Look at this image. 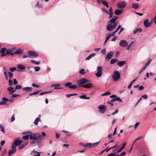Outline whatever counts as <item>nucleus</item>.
<instances>
[{"label":"nucleus","instance_id":"7c9ffc66","mask_svg":"<svg viewBox=\"0 0 156 156\" xmlns=\"http://www.w3.org/2000/svg\"><path fill=\"white\" fill-rule=\"evenodd\" d=\"M78 94H67L66 95V96L68 98H69L70 97L73 96H76Z\"/></svg>","mask_w":156,"mask_h":156},{"label":"nucleus","instance_id":"6e6552de","mask_svg":"<svg viewBox=\"0 0 156 156\" xmlns=\"http://www.w3.org/2000/svg\"><path fill=\"white\" fill-rule=\"evenodd\" d=\"M28 54L29 55V57L33 58L37 57L38 56V54L36 52L32 51H29L27 52Z\"/></svg>","mask_w":156,"mask_h":156},{"label":"nucleus","instance_id":"5fc2aeb1","mask_svg":"<svg viewBox=\"0 0 156 156\" xmlns=\"http://www.w3.org/2000/svg\"><path fill=\"white\" fill-rule=\"evenodd\" d=\"M2 101H3L4 102H6V101H8L9 100V99H8L7 98H6L5 97H3L2 98Z\"/></svg>","mask_w":156,"mask_h":156},{"label":"nucleus","instance_id":"f8f14e48","mask_svg":"<svg viewBox=\"0 0 156 156\" xmlns=\"http://www.w3.org/2000/svg\"><path fill=\"white\" fill-rule=\"evenodd\" d=\"M93 84L91 83H87L82 85V87L84 88H90L93 86Z\"/></svg>","mask_w":156,"mask_h":156},{"label":"nucleus","instance_id":"69168bd1","mask_svg":"<svg viewBox=\"0 0 156 156\" xmlns=\"http://www.w3.org/2000/svg\"><path fill=\"white\" fill-rule=\"evenodd\" d=\"M7 103L6 102H4L3 101H0V105H4Z\"/></svg>","mask_w":156,"mask_h":156},{"label":"nucleus","instance_id":"c03bdc74","mask_svg":"<svg viewBox=\"0 0 156 156\" xmlns=\"http://www.w3.org/2000/svg\"><path fill=\"white\" fill-rule=\"evenodd\" d=\"M34 69L35 71L36 72H38L40 70V68L39 66H37L36 67H34Z\"/></svg>","mask_w":156,"mask_h":156},{"label":"nucleus","instance_id":"1a4fd4ad","mask_svg":"<svg viewBox=\"0 0 156 156\" xmlns=\"http://www.w3.org/2000/svg\"><path fill=\"white\" fill-rule=\"evenodd\" d=\"M98 108L101 114L104 113L107 109L106 107L104 105H101L99 106Z\"/></svg>","mask_w":156,"mask_h":156},{"label":"nucleus","instance_id":"338daca9","mask_svg":"<svg viewBox=\"0 0 156 156\" xmlns=\"http://www.w3.org/2000/svg\"><path fill=\"white\" fill-rule=\"evenodd\" d=\"M33 156H40V153L37 152L36 154H34Z\"/></svg>","mask_w":156,"mask_h":156},{"label":"nucleus","instance_id":"4c0bfd02","mask_svg":"<svg viewBox=\"0 0 156 156\" xmlns=\"http://www.w3.org/2000/svg\"><path fill=\"white\" fill-rule=\"evenodd\" d=\"M111 94V93L109 91H108L105 92V93L101 94V96H106L107 95H110Z\"/></svg>","mask_w":156,"mask_h":156},{"label":"nucleus","instance_id":"6ab92c4d","mask_svg":"<svg viewBox=\"0 0 156 156\" xmlns=\"http://www.w3.org/2000/svg\"><path fill=\"white\" fill-rule=\"evenodd\" d=\"M109 18H111L113 16V12L112 11V8L111 7H110V9L109 10Z\"/></svg>","mask_w":156,"mask_h":156},{"label":"nucleus","instance_id":"37998d69","mask_svg":"<svg viewBox=\"0 0 156 156\" xmlns=\"http://www.w3.org/2000/svg\"><path fill=\"white\" fill-rule=\"evenodd\" d=\"M22 88V87L21 85L19 84L16 85L15 88V90L20 89Z\"/></svg>","mask_w":156,"mask_h":156},{"label":"nucleus","instance_id":"2eb2a0df","mask_svg":"<svg viewBox=\"0 0 156 156\" xmlns=\"http://www.w3.org/2000/svg\"><path fill=\"white\" fill-rule=\"evenodd\" d=\"M118 16H114L112 19H111L109 21L110 23L111 24L112 23H115V22L118 19Z\"/></svg>","mask_w":156,"mask_h":156},{"label":"nucleus","instance_id":"49530a36","mask_svg":"<svg viewBox=\"0 0 156 156\" xmlns=\"http://www.w3.org/2000/svg\"><path fill=\"white\" fill-rule=\"evenodd\" d=\"M52 92V91H50L48 92H42V93H40L39 94V95H42L43 94H48V93H51V92Z\"/></svg>","mask_w":156,"mask_h":156},{"label":"nucleus","instance_id":"cd10ccee","mask_svg":"<svg viewBox=\"0 0 156 156\" xmlns=\"http://www.w3.org/2000/svg\"><path fill=\"white\" fill-rule=\"evenodd\" d=\"M137 79V78L135 79L134 80H133L131 82V83L129 84V85L128 86V88L129 89H130V88L131 87V86H132L133 83Z\"/></svg>","mask_w":156,"mask_h":156},{"label":"nucleus","instance_id":"f257e3e1","mask_svg":"<svg viewBox=\"0 0 156 156\" xmlns=\"http://www.w3.org/2000/svg\"><path fill=\"white\" fill-rule=\"evenodd\" d=\"M30 138V140H33L31 141L30 143L31 144H34L38 141V140H41L42 139V137L41 134L39 133H34L29 135Z\"/></svg>","mask_w":156,"mask_h":156},{"label":"nucleus","instance_id":"dca6fc26","mask_svg":"<svg viewBox=\"0 0 156 156\" xmlns=\"http://www.w3.org/2000/svg\"><path fill=\"white\" fill-rule=\"evenodd\" d=\"M14 89V88L12 87H9L7 88V90L9 92L10 94H12L16 91V90Z\"/></svg>","mask_w":156,"mask_h":156},{"label":"nucleus","instance_id":"e2e57ef3","mask_svg":"<svg viewBox=\"0 0 156 156\" xmlns=\"http://www.w3.org/2000/svg\"><path fill=\"white\" fill-rule=\"evenodd\" d=\"M109 36L108 35L106 37V39H105V43H106L107 41L110 38V37L109 36Z\"/></svg>","mask_w":156,"mask_h":156},{"label":"nucleus","instance_id":"09e8293b","mask_svg":"<svg viewBox=\"0 0 156 156\" xmlns=\"http://www.w3.org/2000/svg\"><path fill=\"white\" fill-rule=\"evenodd\" d=\"M43 144L41 143V142H39L37 144V145L38 147L40 148L43 145Z\"/></svg>","mask_w":156,"mask_h":156},{"label":"nucleus","instance_id":"72a5a7b5","mask_svg":"<svg viewBox=\"0 0 156 156\" xmlns=\"http://www.w3.org/2000/svg\"><path fill=\"white\" fill-rule=\"evenodd\" d=\"M84 147H88L89 148L91 147V144L90 143H87L83 145Z\"/></svg>","mask_w":156,"mask_h":156},{"label":"nucleus","instance_id":"f3484780","mask_svg":"<svg viewBox=\"0 0 156 156\" xmlns=\"http://www.w3.org/2000/svg\"><path fill=\"white\" fill-rule=\"evenodd\" d=\"M126 62L125 61H119L117 62V64L120 67H121L126 64Z\"/></svg>","mask_w":156,"mask_h":156},{"label":"nucleus","instance_id":"13d9d810","mask_svg":"<svg viewBox=\"0 0 156 156\" xmlns=\"http://www.w3.org/2000/svg\"><path fill=\"white\" fill-rule=\"evenodd\" d=\"M143 138V136H141V137H139V138H137V139H136V140H135L133 142V144H134L136 142L137 140L141 139V138Z\"/></svg>","mask_w":156,"mask_h":156},{"label":"nucleus","instance_id":"c9c22d12","mask_svg":"<svg viewBox=\"0 0 156 156\" xmlns=\"http://www.w3.org/2000/svg\"><path fill=\"white\" fill-rule=\"evenodd\" d=\"M77 87V85H74L71 86L69 87V88L71 89H76Z\"/></svg>","mask_w":156,"mask_h":156},{"label":"nucleus","instance_id":"412c9836","mask_svg":"<svg viewBox=\"0 0 156 156\" xmlns=\"http://www.w3.org/2000/svg\"><path fill=\"white\" fill-rule=\"evenodd\" d=\"M17 67L18 69H26V67L24 66L22 64H20L17 65Z\"/></svg>","mask_w":156,"mask_h":156},{"label":"nucleus","instance_id":"2f4dec72","mask_svg":"<svg viewBox=\"0 0 156 156\" xmlns=\"http://www.w3.org/2000/svg\"><path fill=\"white\" fill-rule=\"evenodd\" d=\"M30 62L32 63H33L35 64H36L37 65H38L40 64V62L39 61H36L34 60H31L30 61Z\"/></svg>","mask_w":156,"mask_h":156},{"label":"nucleus","instance_id":"6e6d98bb","mask_svg":"<svg viewBox=\"0 0 156 156\" xmlns=\"http://www.w3.org/2000/svg\"><path fill=\"white\" fill-rule=\"evenodd\" d=\"M71 85L72 83L71 82H68L66 84L65 86L69 88V87L71 86Z\"/></svg>","mask_w":156,"mask_h":156},{"label":"nucleus","instance_id":"a878e982","mask_svg":"<svg viewBox=\"0 0 156 156\" xmlns=\"http://www.w3.org/2000/svg\"><path fill=\"white\" fill-rule=\"evenodd\" d=\"M118 59H117L116 58H113L110 61V63L111 64H113L116 62L117 61Z\"/></svg>","mask_w":156,"mask_h":156},{"label":"nucleus","instance_id":"473e14b6","mask_svg":"<svg viewBox=\"0 0 156 156\" xmlns=\"http://www.w3.org/2000/svg\"><path fill=\"white\" fill-rule=\"evenodd\" d=\"M32 134V132L31 131H28L27 132H23L22 133L23 135H30Z\"/></svg>","mask_w":156,"mask_h":156},{"label":"nucleus","instance_id":"c85d7f7f","mask_svg":"<svg viewBox=\"0 0 156 156\" xmlns=\"http://www.w3.org/2000/svg\"><path fill=\"white\" fill-rule=\"evenodd\" d=\"M132 7L135 9H136L139 7V5L137 4H133Z\"/></svg>","mask_w":156,"mask_h":156},{"label":"nucleus","instance_id":"aec40b11","mask_svg":"<svg viewBox=\"0 0 156 156\" xmlns=\"http://www.w3.org/2000/svg\"><path fill=\"white\" fill-rule=\"evenodd\" d=\"M126 143H124L122 147L119 149L117 151V153H119L125 147V146H126Z\"/></svg>","mask_w":156,"mask_h":156},{"label":"nucleus","instance_id":"864d4df0","mask_svg":"<svg viewBox=\"0 0 156 156\" xmlns=\"http://www.w3.org/2000/svg\"><path fill=\"white\" fill-rule=\"evenodd\" d=\"M36 6L38 7L39 8H41L42 7V5L41 4H39V2H38L36 5Z\"/></svg>","mask_w":156,"mask_h":156},{"label":"nucleus","instance_id":"bb28decb","mask_svg":"<svg viewBox=\"0 0 156 156\" xmlns=\"http://www.w3.org/2000/svg\"><path fill=\"white\" fill-rule=\"evenodd\" d=\"M102 3L104 5H105L107 8H108L109 7L108 3L107 1L105 0H103V1H102Z\"/></svg>","mask_w":156,"mask_h":156},{"label":"nucleus","instance_id":"a211bd4d","mask_svg":"<svg viewBox=\"0 0 156 156\" xmlns=\"http://www.w3.org/2000/svg\"><path fill=\"white\" fill-rule=\"evenodd\" d=\"M23 90L26 91H31L32 90V88L31 87H27L23 88Z\"/></svg>","mask_w":156,"mask_h":156},{"label":"nucleus","instance_id":"680f3d73","mask_svg":"<svg viewBox=\"0 0 156 156\" xmlns=\"http://www.w3.org/2000/svg\"><path fill=\"white\" fill-rule=\"evenodd\" d=\"M107 156H116V153H110Z\"/></svg>","mask_w":156,"mask_h":156},{"label":"nucleus","instance_id":"58836bf2","mask_svg":"<svg viewBox=\"0 0 156 156\" xmlns=\"http://www.w3.org/2000/svg\"><path fill=\"white\" fill-rule=\"evenodd\" d=\"M12 51V49H9L6 51V54L7 55H10Z\"/></svg>","mask_w":156,"mask_h":156},{"label":"nucleus","instance_id":"f03ea898","mask_svg":"<svg viewBox=\"0 0 156 156\" xmlns=\"http://www.w3.org/2000/svg\"><path fill=\"white\" fill-rule=\"evenodd\" d=\"M120 78V75L118 71H115L113 73L112 78L113 81L118 80Z\"/></svg>","mask_w":156,"mask_h":156},{"label":"nucleus","instance_id":"9d476101","mask_svg":"<svg viewBox=\"0 0 156 156\" xmlns=\"http://www.w3.org/2000/svg\"><path fill=\"white\" fill-rule=\"evenodd\" d=\"M119 45L122 47H126L128 45L127 41L124 40H121L119 43Z\"/></svg>","mask_w":156,"mask_h":156},{"label":"nucleus","instance_id":"4d7b16f0","mask_svg":"<svg viewBox=\"0 0 156 156\" xmlns=\"http://www.w3.org/2000/svg\"><path fill=\"white\" fill-rule=\"evenodd\" d=\"M13 83L14 85H16L17 84L18 82L16 79H13Z\"/></svg>","mask_w":156,"mask_h":156},{"label":"nucleus","instance_id":"ddd939ff","mask_svg":"<svg viewBox=\"0 0 156 156\" xmlns=\"http://www.w3.org/2000/svg\"><path fill=\"white\" fill-rule=\"evenodd\" d=\"M22 143V140H15L12 145H14L15 146H18L20 145Z\"/></svg>","mask_w":156,"mask_h":156},{"label":"nucleus","instance_id":"052dcab7","mask_svg":"<svg viewBox=\"0 0 156 156\" xmlns=\"http://www.w3.org/2000/svg\"><path fill=\"white\" fill-rule=\"evenodd\" d=\"M107 104L108 105H110L111 106H113V104L111 101H108Z\"/></svg>","mask_w":156,"mask_h":156},{"label":"nucleus","instance_id":"e433bc0d","mask_svg":"<svg viewBox=\"0 0 156 156\" xmlns=\"http://www.w3.org/2000/svg\"><path fill=\"white\" fill-rule=\"evenodd\" d=\"M8 73L9 77L11 79L13 77V74L12 73L10 72H9Z\"/></svg>","mask_w":156,"mask_h":156},{"label":"nucleus","instance_id":"c756f323","mask_svg":"<svg viewBox=\"0 0 156 156\" xmlns=\"http://www.w3.org/2000/svg\"><path fill=\"white\" fill-rule=\"evenodd\" d=\"M0 129H1L2 132L3 133H5V130L4 127L2 124H0Z\"/></svg>","mask_w":156,"mask_h":156},{"label":"nucleus","instance_id":"20e7f679","mask_svg":"<svg viewBox=\"0 0 156 156\" xmlns=\"http://www.w3.org/2000/svg\"><path fill=\"white\" fill-rule=\"evenodd\" d=\"M88 82L87 79L85 78H82L77 80V83L78 85L82 87L83 84L86 83Z\"/></svg>","mask_w":156,"mask_h":156},{"label":"nucleus","instance_id":"4be33fe9","mask_svg":"<svg viewBox=\"0 0 156 156\" xmlns=\"http://www.w3.org/2000/svg\"><path fill=\"white\" fill-rule=\"evenodd\" d=\"M23 50L19 49H17L16 51H15L14 53L15 54H17L18 55H20L21 54H22L23 53Z\"/></svg>","mask_w":156,"mask_h":156},{"label":"nucleus","instance_id":"7ed1b4c3","mask_svg":"<svg viewBox=\"0 0 156 156\" xmlns=\"http://www.w3.org/2000/svg\"><path fill=\"white\" fill-rule=\"evenodd\" d=\"M102 67L98 66L97 68V72L95 73V76L99 78L102 75Z\"/></svg>","mask_w":156,"mask_h":156},{"label":"nucleus","instance_id":"ea45409f","mask_svg":"<svg viewBox=\"0 0 156 156\" xmlns=\"http://www.w3.org/2000/svg\"><path fill=\"white\" fill-rule=\"evenodd\" d=\"M84 69H82L79 71V73L80 74H83L84 73Z\"/></svg>","mask_w":156,"mask_h":156},{"label":"nucleus","instance_id":"bf43d9fd","mask_svg":"<svg viewBox=\"0 0 156 156\" xmlns=\"http://www.w3.org/2000/svg\"><path fill=\"white\" fill-rule=\"evenodd\" d=\"M102 10L103 12H105L107 14H108V11L105 8H102Z\"/></svg>","mask_w":156,"mask_h":156},{"label":"nucleus","instance_id":"a19ab883","mask_svg":"<svg viewBox=\"0 0 156 156\" xmlns=\"http://www.w3.org/2000/svg\"><path fill=\"white\" fill-rule=\"evenodd\" d=\"M7 153V151L6 149H5L3 150L2 151V153L1 154V156H4Z\"/></svg>","mask_w":156,"mask_h":156},{"label":"nucleus","instance_id":"0e129e2a","mask_svg":"<svg viewBox=\"0 0 156 156\" xmlns=\"http://www.w3.org/2000/svg\"><path fill=\"white\" fill-rule=\"evenodd\" d=\"M106 50L105 49H103L101 51V52L102 53H103L104 55H105L106 54Z\"/></svg>","mask_w":156,"mask_h":156},{"label":"nucleus","instance_id":"393cba45","mask_svg":"<svg viewBox=\"0 0 156 156\" xmlns=\"http://www.w3.org/2000/svg\"><path fill=\"white\" fill-rule=\"evenodd\" d=\"M27 144V142L23 144L20 145L19 146V148L20 150H21Z\"/></svg>","mask_w":156,"mask_h":156},{"label":"nucleus","instance_id":"4468645a","mask_svg":"<svg viewBox=\"0 0 156 156\" xmlns=\"http://www.w3.org/2000/svg\"><path fill=\"white\" fill-rule=\"evenodd\" d=\"M144 24L145 28H147L148 27L150 26L151 25V24L149 23V20L147 19L144 20Z\"/></svg>","mask_w":156,"mask_h":156},{"label":"nucleus","instance_id":"de8ad7c7","mask_svg":"<svg viewBox=\"0 0 156 156\" xmlns=\"http://www.w3.org/2000/svg\"><path fill=\"white\" fill-rule=\"evenodd\" d=\"M116 101H118L120 102H122V101L119 97H117L115 98Z\"/></svg>","mask_w":156,"mask_h":156},{"label":"nucleus","instance_id":"423d86ee","mask_svg":"<svg viewBox=\"0 0 156 156\" xmlns=\"http://www.w3.org/2000/svg\"><path fill=\"white\" fill-rule=\"evenodd\" d=\"M113 51H111L107 54L105 57V59L106 61H108L111 58H112L114 55Z\"/></svg>","mask_w":156,"mask_h":156},{"label":"nucleus","instance_id":"0eeeda50","mask_svg":"<svg viewBox=\"0 0 156 156\" xmlns=\"http://www.w3.org/2000/svg\"><path fill=\"white\" fill-rule=\"evenodd\" d=\"M12 149L9 150V151L8 155L9 156H11L16 153V147L14 145H12Z\"/></svg>","mask_w":156,"mask_h":156},{"label":"nucleus","instance_id":"5701e85b","mask_svg":"<svg viewBox=\"0 0 156 156\" xmlns=\"http://www.w3.org/2000/svg\"><path fill=\"white\" fill-rule=\"evenodd\" d=\"M122 13V11L120 9H117L114 12V13L115 15H119Z\"/></svg>","mask_w":156,"mask_h":156},{"label":"nucleus","instance_id":"3c124183","mask_svg":"<svg viewBox=\"0 0 156 156\" xmlns=\"http://www.w3.org/2000/svg\"><path fill=\"white\" fill-rule=\"evenodd\" d=\"M141 98H142L144 99H147V94H144L142 96Z\"/></svg>","mask_w":156,"mask_h":156},{"label":"nucleus","instance_id":"b1692460","mask_svg":"<svg viewBox=\"0 0 156 156\" xmlns=\"http://www.w3.org/2000/svg\"><path fill=\"white\" fill-rule=\"evenodd\" d=\"M95 55V54L93 53L88 57H87L85 59L86 60H88L90 59L91 58L93 57H94Z\"/></svg>","mask_w":156,"mask_h":156},{"label":"nucleus","instance_id":"603ef678","mask_svg":"<svg viewBox=\"0 0 156 156\" xmlns=\"http://www.w3.org/2000/svg\"><path fill=\"white\" fill-rule=\"evenodd\" d=\"M16 69V67H12L10 69V70L11 72H13Z\"/></svg>","mask_w":156,"mask_h":156},{"label":"nucleus","instance_id":"a18cd8bd","mask_svg":"<svg viewBox=\"0 0 156 156\" xmlns=\"http://www.w3.org/2000/svg\"><path fill=\"white\" fill-rule=\"evenodd\" d=\"M134 43V42L133 41H132L131 42L130 44H129V45L127 47V50H129L130 48H131V45Z\"/></svg>","mask_w":156,"mask_h":156},{"label":"nucleus","instance_id":"39448f33","mask_svg":"<svg viewBox=\"0 0 156 156\" xmlns=\"http://www.w3.org/2000/svg\"><path fill=\"white\" fill-rule=\"evenodd\" d=\"M117 25V23H115L113 25L108 24L106 26V29L108 31H112L115 27Z\"/></svg>","mask_w":156,"mask_h":156},{"label":"nucleus","instance_id":"79ce46f5","mask_svg":"<svg viewBox=\"0 0 156 156\" xmlns=\"http://www.w3.org/2000/svg\"><path fill=\"white\" fill-rule=\"evenodd\" d=\"M29 135H27L23 136V139L25 140H28L29 139Z\"/></svg>","mask_w":156,"mask_h":156},{"label":"nucleus","instance_id":"774afa93","mask_svg":"<svg viewBox=\"0 0 156 156\" xmlns=\"http://www.w3.org/2000/svg\"><path fill=\"white\" fill-rule=\"evenodd\" d=\"M153 21L154 24H156V15L154 17L153 19Z\"/></svg>","mask_w":156,"mask_h":156},{"label":"nucleus","instance_id":"8fccbe9b","mask_svg":"<svg viewBox=\"0 0 156 156\" xmlns=\"http://www.w3.org/2000/svg\"><path fill=\"white\" fill-rule=\"evenodd\" d=\"M9 84V86H11L13 83L12 80L11 79H9L8 81Z\"/></svg>","mask_w":156,"mask_h":156},{"label":"nucleus","instance_id":"9b49d317","mask_svg":"<svg viewBox=\"0 0 156 156\" xmlns=\"http://www.w3.org/2000/svg\"><path fill=\"white\" fill-rule=\"evenodd\" d=\"M126 3L124 2L119 3L117 5V7L119 9L124 8L126 5Z\"/></svg>","mask_w":156,"mask_h":156},{"label":"nucleus","instance_id":"f704fd0d","mask_svg":"<svg viewBox=\"0 0 156 156\" xmlns=\"http://www.w3.org/2000/svg\"><path fill=\"white\" fill-rule=\"evenodd\" d=\"M39 121V118H37L35 120V121L34 122V123L36 125H38V123Z\"/></svg>","mask_w":156,"mask_h":156}]
</instances>
